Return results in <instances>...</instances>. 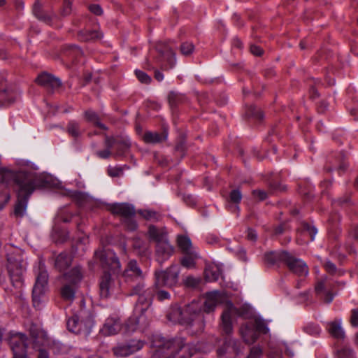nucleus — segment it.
<instances>
[{"label":"nucleus","instance_id":"1","mask_svg":"<svg viewBox=\"0 0 358 358\" xmlns=\"http://www.w3.org/2000/svg\"><path fill=\"white\" fill-rule=\"evenodd\" d=\"M0 182L15 185L17 201L15 214L22 217L26 211L29 197L35 189L43 185L44 181L36 173L24 170L13 172L6 168H0Z\"/></svg>","mask_w":358,"mask_h":358},{"label":"nucleus","instance_id":"2","mask_svg":"<svg viewBox=\"0 0 358 358\" xmlns=\"http://www.w3.org/2000/svg\"><path fill=\"white\" fill-rule=\"evenodd\" d=\"M155 346L157 348L152 356V358H189L192 354H187L190 348L185 345L184 339L176 338L166 340L162 338L155 341Z\"/></svg>","mask_w":358,"mask_h":358},{"label":"nucleus","instance_id":"3","mask_svg":"<svg viewBox=\"0 0 358 358\" xmlns=\"http://www.w3.org/2000/svg\"><path fill=\"white\" fill-rule=\"evenodd\" d=\"M145 275L146 273L142 271L136 260L131 259L128 262L122 273V277L129 289V296L142 292L145 287Z\"/></svg>","mask_w":358,"mask_h":358},{"label":"nucleus","instance_id":"4","mask_svg":"<svg viewBox=\"0 0 358 358\" xmlns=\"http://www.w3.org/2000/svg\"><path fill=\"white\" fill-rule=\"evenodd\" d=\"M7 261V268L13 285L17 288L22 287L23 275L27 266L22 251L18 248H15L11 253L8 254Z\"/></svg>","mask_w":358,"mask_h":358},{"label":"nucleus","instance_id":"5","mask_svg":"<svg viewBox=\"0 0 358 358\" xmlns=\"http://www.w3.org/2000/svg\"><path fill=\"white\" fill-rule=\"evenodd\" d=\"M66 325L69 331L87 336L94 326L93 316L90 310L81 307L76 315L68 320Z\"/></svg>","mask_w":358,"mask_h":358},{"label":"nucleus","instance_id":"6","mask_svg":"<svg viewBox=\"0 0 358 358\" xmlns=\"http://www.w3.org/2000/svg\"><path fill=\"white\" fill-rule=\"evenodd\" d=\"M110 212L115 215L121 217V222L128 231H135L138 228V224L134 217L136 210L134 206L127 203H115L110 208Z\"/></svg>","mask_w":358,"mask_h":358},{"label":"nucleus","instance_id":"7","mask_svg":"<svg viewBox=\"0 0 358 358\" xmlns=\"http://www.w3.org/2000/svg\"><path fill=\"white\" fill-rule=\"evenodd\" d=\"M180 270L177 266L172 265L166 270L155 271L154 287L155 289L162 287L173 288L178 282Z\"/></svg>","mask_w":358,"mask_h":358},{"label":"nucleus","instance_id":"8","mask_svg":"<svg viewBox=\"0 0 358 358\" xmlns=\"http://www.w3.org/2000/svg\"><path fill=\"white\" fill-rule=\"evenodd\" d=\"M94 258L103 269L110 271L113 274L120 272L121 264L113 250L99 248L94 252Z\"/></svg>","mask_w":358,"mask_h":358},{"label":"nucleus","instance_id":"9","mask_svg":"<svg viewBox=\"0 0 358 358\" xmlns=\"http://www.w3.org/2000/svg\"><path fill=\"white\" fill-rule=\"evenodd\" d=\"M13 353V357L27 356V336L21 332L10 331L6 338Z\"/></svg>","mask_w":358,"mask_h":358},{"label":"nucleus","instance_id":"10","mask_svg":"<svg viewBox=\"0 0 358 358\" xmlns=\"http://www.w3.org/2000/svg\"><path fill=\"white\" fill-rule=\"evenodd\" d=\"M36 274V283L33 288L32 299L35 307H38L43 301L45 295V275L42 260L39 261L38 266L34 267Z\"/></svg>","mask_w":358,"mask_h":358},{"label":"nucleus","instance_id":"11","mask_svg":"<svg viewBox=\"0 0 358 358\" xmlns=\"http://www.w3.org/2000/svg\"><path fill=\"white\" fill-rule=\"evenodd\" d=\"M196 301H194L185 306L183 308L178 305H174L170 308L166 317L173 323H179L183 325L185 322L187 321V315L196 311Z\"/></svg>","mask_w":358,"mask_h":358},{"label":"nucleus","instance_id":"12","mask_svg":"<svg viewBox=\"0 0 358 358\" xmlns=\"http://www.w3.org/2000/svg\"><path fill=\"white\" fill-rule=\"evenodd\" d=\"M144 342L139 339H131L125 342L118 343L113 347L112 352L117 357L130 356L143 348Z\"/></svg>","mask_w":358,"mask_h":358},{"label":"nucleus","instance_id":"13","mask_svg":"<svg viewBox=\"0 0 358 358\" xmlns=\"http://www.w3.org/2000/svg\"><path fill=\"white\" fill-rule=\"evenodd\" d=\"M196 311L187 315V321L183 324L189 328L194 334L202 332L205 327L204 315L201 310V306L198 302H196Z\"/></svg>","mask_w":358,"mask_h":358},{"label":"nucleus","instance_id":"14","mask_svg":"<svg viewBox=\"0 0 358 358\" xmlns=\"http://www.w3.org/2000/svg\"><path fill=\"white\" fill-rule=\"evenodd\" d=\"M156 50L161 57L159 59L161 69L164 71H168L173 68L176 59L173 50L167 45L162 43H159L157 45Z\"/></svg>","mask_w":358,"mask_h":358},{"label":"nucleus","instance_id":"15","mask_svg":"<svg viewBox=\"0 0 358 358\" xmlns=\"http://www.w3.org/2000/svg\"><path fill=\"white\" fill-rule=\"evenodd\" d=\"M106 146L108 148L115 147L117 155H122L127 153L131 148V141L127 136H117L115 137H106Z\"/></svg>","mask_w":358,"mask_h":358},{"label":"nucleus","instance_id":"16","mask_svg":"<svg viewBox=\"0 0 358 358\" xmlns=\"http://www.w3.org/2000/svg\"><path fill=\"white\" fill-rule=\"evenodd\" d=\"M285 264L294 274L298 276H306L308 274L309 269L306 263L301 259L295 257L291 253L287 252Z\"/></svg>","mask_w":358,"mask_h":358},{"label":"nucleus","instance_id":"17","mask_svg":"<svg viewBox=\"0 0 358 358\" xmlns=\"http://www.w3.org/2000/svg\"><path fill=\"white\" fill-rule=\"evenodd\" d=\"M241 352L240 343L233 338H227L223 345L217 350L220 358H236Z\"/></svg>","mask_w":358,"mask_h":358},{"label":"nucleus","instance_id":"18","mask_svg":"<svg viewBox=\"0 0 358 358\" xmlns=\"http://www.w3.org/2000/svg\"><path fill=\"white\" fill-rule=\"evenodd\" d=\"M138 296L136 303V313H145L151 306L153 299V293L150 289L143 287L142 292L138 294H134L133 296Z\"/></svg>","mask_w":358,"mask_h":358},{"label":"nucleus","instance_id":"19","mask_svg":"<svg viewBox=\"0 0 358 358\" xmlns=\"http://www.w3.org/2000/svg\"><path fill=\"white\" fill-rule=\"evenodd\" d=\"M115 289V280L111 274L105 271L99 282V291L101 298L107 299L113 292Z\"/></svg>","mask_w":358,"mask_h":358},{"label":"nucleus","instance_id":"20","mask_svg":"<svg viewBox=\"0 0 358 358\" xmlns=\"http://www.w3.org/2000/svg\"><path fill=\"white\" fill-rule=\"evenodd\" d=\"M235 313L239 315H243L242 312L237 310V309L231 303H230L227 308L224 310L222 314L221 319L222 330L227 335L232 332L233 328L231 317V314Z\"/></svg>","mask_w":358,"mask_h":358},{"label":"nucleus","instance_id":"21","mask_svg":"<svg viewBox=\"0 0 358 358\" xmlns=\"http://www.w3.org/2000/svg\"><path fill=\"white\" fill-rule=\"evenodd\" d=\"M122 329V326L119 318L108 317L100 329V333L105 336H109L117 334Z\"/></svg>","mask_w":358,"mask_h":358},{"label":"nucleus","instance_id":"22","mask_svg":"<svg viewBox=\"0 0 358 358\" xmlns=\"http://www.w3.org/2000/svg\"><path fill=\"white\" fill-rule=\"evenodd\" d=\"M223 295L219 291H213L206 294L203 303V311L209 313L215 310L216 306L221 303Z\"/></svg>","mask_w":358,"mask_h":358},{"label":"nucleus","instance_id":"23","mask_svg":"<svg viewBox=\"0 0 358 358\" xmlns=\"http://www.w3.org/2000/svg\"><path fill=\"white\" fill-rule=\"evenodd\" d=\"M174 252V248L170 244L169 239L156 245V255L160 263L168 259Z\"/></svg>","mask_w":358,"mask_h":358},{"label":"nucleus","instance_id":"24","mask_svg":"<svg viewBox=\"0 0 358 358\" xmlns=\"http://www.w3.org/2000/svg\"><path fill=\"white\" fill-rule=\"evenodd\" d=\"M287 254V252L285 250L271 251L264 254V259L266 264L271 266H278L281 263L285 264Z\"/></svg>","mask_w":358,"mask_h":358},{"label":"nucleus","instance_id":"25","mask_svg":"<svg viewBox=\"0 0 358 358\" xmlns=\"http://www.w3.org/2000/svg\"><path fill=\"white\" fill-rule=\"evenodd\" d=\"M132 248L136 254L141 257H148L151 254L149 243L139 237H134L132 240Z\"/></svg>","mask_w":358,"mask_h":358},{"label":"nucleus","instance_id":"26","mask_svg":"<svg viewBox=\"0 0 358 358\" xmlns=\"http://www.w3.org/2000/svg\"><path fill=\"white\" fill-rule=\"evenodd\" d=\"M31 335L33 338V348L38 352V358H45V334L43 331L36 333L35 330L31 329Z\"/></svg>","mask_w":358,"mask_h":358},{"label":"nucleus","instance_id":"27","mask_svg":"<svg viewBox=\"0 0 358 358\" xmlns=\"http://www.w3.org/2000/svg\"><path fill=\"white\" fill-rule=\"evenodd\" d=\"M62 85V83L59 78L46 73V96L59 92Z\"/></svg>","mask_w":358,"mask_h":358},{"label":"nucleus","instance_id":"28","mask_svg":"<svg viewBox=\"0 0 358 358\" xmlns=\"http://www.w3.org/2000/svg\"><path fill=\"white\" fill-rule=\"evenodd\" d=\"M148 234L149 238L157 243H159L168 238L167 234L163 229H159L155 226L150 225L148 228Z\"/></svg>","mask_w":358,"mask_h":358},{"label":"nucleus","instance_id":"29","mask_svg":"<svg viewBox=\"0 0 358 358\" xmlns=\"http://www.w3.org/2000/svg\"><path fill=\"white\" fill-rule=\"evenodd\" d=\"M327 330L330 335L336 339H343L345 338V332L341 327L340 320L331 322L327 325Z\"/></svg>","mask_w":358,"mask_h":358},{"label":"nucleus","instance_id":"30","mask_svg":"<svg viewBox=\"0 0 358 358\" xmlns=\"http://www.w3.org/2000/svg\"><path fill=\"white\" fill-rule=\"evenodd\" d=\"M240 331L243 339L248 344L253 343L258 338V334L248 325L242 326Z\"/></svg>","mask_w":358,"mask_h":358},{"label":"nucleus","instance_id":"31","mask_svg":"<svg viewBox=\"0 0 358 358\" xmlns=\"http://www.w3.org/2000/svg\"><path fill=\"white\" fill-rule=\"evenodd\" d=\"M345 156L343 153H340L334 161H330V166L328 170L330 171L336 169L339 173H343L348 167V163L345 162Z\"/></svg>","mask_w":358,"mask_h":358},{"label":"nucleus","instance_id":"32","mask_svg":"<svg viewBox=\"0 0 358 358\" xmlns=\"http://www.w3.org/2000/svg\"><path fill=\"white\" fill-rule=\"evenodd\" d=\"M71 257L66 252H61L56 258L55 265L60 271L69 268L71 264Z\"/></svg>","mask_w":358,"mask_h":358},{"label":"nucleus","instance_id":"33","mask_svg":"<svg viewBox=\"0 0 358 358\" xmlns=\"http://www.w3.org/2000/svg\"><path fill=\"white\" fill-rule=\"evenodd\" d=\"M330 285L327 284L325 281L322 280L318 282L315 285V292L317 294H320L322 292H325L324 301L327 303H329L332 301L334 298V294L331 293L329 290Z\"/></svg>","mask_w":358,"mask_h":358},{"label":"nucleus","instance_id":"34","mask_svg":"<svg viewBox=\"0 0 358 358\" xmlns=\"http://www.w3.org/2000/svg\"><path fill=\"white\" fill-rule=\"evenodd\" d=\"M102 34L96 30H82L78 34V38L81 41H90L99 39Z\"/></svg>","mask_w":358,"mask_h":358},{"label":"nucleus","instance_id":"35","mask_svg":"<svg viewBox=\"0 0 358 358\" xmlns=\"http://www.w3.org/2000/svg\"><path fill=\"white\" fill-rule=\"evenodd\" d=\"M167 134L164 133L147 131L144 134L143 140L147 143H158L165 141Z\"/></svg>","mask_w":358,"mask_h":358},{"label":"nucleus","instance_id":"36","mask_svg":"<svg viewBox=\"0 0 358 358\" xmlns=\"http://www.w3.org/2000/svg\"><path fill=\"white\" fill-rule=\"evenodd\" d=\"M84 117L87 122L94 124L96 127L100 128L101 129H103V130L108 129V127L105 124L100 122L99 117L98 114L96 112H94V110H86L84 113Z\"/></svg>","mask_w":358,"mask_h":358},{"label":"nucleus","instance_id":"37","mask_svg":"<svg viewBox=\"0 0 358 358\" xmlns=\"http://www.w3.org/2000/svg\"><path fill=\"white\" fill-rule=\"evenodd\" d=\"M177 243L178 248L184 254L194 252L192 250V242L189 237L182 235L178 236L177 238Z\"/></svg>","mask_w":358,"mask_h":358},{"label":"nucleus","instance_id":"38","mask_svg":"<svg viewBox=\"0 0 358 358\" xmlns=\"http://www.w3.org/2000/svg\"><path fill=\"white\" fill-rule=\"evenodd\" d=\"M76 287L75 284L65 285L61 289V295L63 299L72 301L75 296Z\"/></svg>","mask_w":358,"mask_h":358},{"label":"nucleus","instance_id":"39","mask_svg":"<svg viewBox=\"0 0 358 358\" xmlns=\"http://www.w3.org/2000/svg\"><path fill=\"white\" fill-rule=\"evenodd\" d=\"M124 332L126 334H131L137 330H140L138 324V321L135 316L130 317L124 323L122 327Z\"/></svg>","mask_w":358,"mask_h":358},{"label":"nucleus","instance_id":"40","mask_svg":"<svg viewBox=\"0 0 358 358\" xmlns=\"http://www.w3.org/2000/svg\"><path fill=\"white\" fill-rule=\"evenodd\" d=\"M185 257L181 259V264L186 268H193L195 265V260L198 255L195 252L185 253Z\"/></svg>","mask_w":358,"mask_h":358},{"label":"nucleus","instance_id":"41","mask_svg":"<svg viewBox=\"0 0 358 358\" xmlns=\"http://www.w3.org/2000/svg\"><path fill=\"white\" fill-rule=\"evenodd\" d=\"M220 275V269L216 266H210L205 270V278L207 281L213 282L218 280Z\"/></svg>","mask_w":358,"mask_h":358},{"label":"nucleus","instance_id":"42","mask_svg":"<svg viewBox=\"0 0 358 358\" xmlns=\"http://www.w3.org/2000/svg\"><path fill=\"white\" fill-rule=\"evenodd\" d=\"M67 132L73 138H78L81 134L80 124L75 120L70 121L66 127Z\"/></svg>","mask_w":358,"mask_h":358},{"label":"nucleus","instance_id":"43","mask_svg":"<svg viewBox=\"0 0 358 358\" xmlns=\"http://www.w3.org/2000/svg\"><path fill=\"white\" fill-rule=\"evenodd\" d=\"M66 280H69L71 284L78 283L82 278V274L79 268H73L69 273L65 274Z\"/></svg>","mask_w":358,"mask_h":358},{"label":"nucleus","instance_id":"44","mask_svg":"<svg viewBox=\"0 0 358 358\" xmlns=\"http://www.w3.org/2000/svg\"><path fill=\"white\" fill-rule=\"evenodd\" d=\"M301 230L304 236H308L310 237V241L314 240L315 236L317 233V230L314 226L306 222H303L301 224Z\"/></svg>","mask_w":358,"mask_h":358},{"label":"nucleus","instance_id":"45","mask_svg":"<svg viewBox=\"0 0 358 358\" xmlns=\"http://www.w3.org/2000/svg\"><path fill=\"white\" fill-rule=\"evenodd\" d=\"M185 98L182 95L175 92H171L168 95L169 103L171 108L176 107L178 104L184 101Z\"/></svg>","mask_w":358,"mask_h":358},{"label":"nucleus","instance_id":"46","mask_svg":"<svg viewBox=\"0 0 358 358\" xmlns=\"http://www.w3.org/2000/svg\"><path fill=\"white\" fill-rule=\"evenodd\" d=\"M253 327L258 334H266L268 332V328L267 327L265 321L260 318H256L255 320Z\"/></svg>","mask_w":358,"mask_h":358},{"label":"nucleus","instance_id":"47","mask_svg":"<svg viewBox=\"0 0 358 358\" xmlns=\"http://www.w3.org/2000/svg\"><path fill=\"white\" fill-rule=\"evenodd\" d=\"M138 214L144 219L149 221H157L159 219V214L151 210H140Z\"/></svg>","mask_w":358,"mask_h":358},{"label":"nucleus","instance_id":"48","mask_svg":"<svg viewBox=\"0 0 358 358\" xmlns=\"http://www.w3.org/2000/svg\"><path fill=\"white\" fill-rule=\"evenodd\" d=\"M138 316H135L136 320L138 321V324L140 328V330L143 331H145L150 324V320L145 315V313H138Z\"/></svg>","mask_w":358,"mask_h":358},{"label":"nucleus","instance_id":"49","mask_svg":"<svg viewBox=\"0 0 358 358\" xmlns=\"http://www.w3.org/2000/svg\"><path fill=\"white\" fill-rule=\"evenodd\" d=\"M246 114L248 116L253 117L259 120L263 119L264 115L260 108H257L255 106H250L246 111Z\"/></svg>","mask_w":358,"mask_h":358},{"label":"nucleus","instance_id":"50","mask_svg":"<svg viewBox=\"0 0 358 358\" xmlns=\"http://www.w3.org/2000/svg\"><path fill=\"white\" fill-rule=\"evenodd\" d=\"M61 182L55 177L46 173V189H59Z\"/></svg>","mask_w":358,"mask_h":358},{"label":"nucleus","instance_id":"51","mask_svg":"<svg viewBox=\"0 0 358 358\" xmlns=\"http://www.w3.org/2000/svg\"><path fill=\"white\" fill-rule=\"evenodd\" d=\"M33 13L34 15L41 20L45 19L43 13V5L41 0H36L34 4Z\"/></svg>","mask_w":358,"mask_h":358},{"label":"nucleus","instance_id":"52","mask_svg":"<svg viewBox=\"0 0 358 358\" xmlns=\"http://www.w3.org/2000/svg\"><path fill=\"white\" fill-rule=\"evenodd\" d=\"M180 50L182 55L189 56L193 52L194 45L192 43L184 42L181 44Z\"/></svg>","mask_w":358,"mask_h":358},{"label":"nucleus","instance_id":"53","mask_svg":"<svg viewBox=\"0 0 358 358\" xmlns=\"http://www.w3.org/2000/svg\"><path fill=\"white\" fill-rule=\"evenodd\" d=\"M135 75L141 83L149 84L152 80V78L146 73L142 71L136 70Z\"/></svg>","mask_w":358,"mask_h":358},{"label":"nucleus","instance_id":"54","mask_svg":"<svg viewBox=\"0 0 358 358\" xmlns=\"http://www.w3.org/2000/svg\"><path fill=\"white\" fill-rule=\"evenodd\" d=\"M242 194L238 189H234L230 192L229 201L238 204L241 202Z\"/></svg>","mask_w":358,"mask_h":358},{"label":"nucleus","instance_id":"55","mask_svg":"<svg viewBox=\"0 0 358 358\" xmlns=\"http://www.w3.org/2000/svg\"><path fill=\"white\" fill-rule=\"evenodd\" d=\"M72 1L71 0H64L63 6L61 10V15L62 16H66L71 14L72 11L71 8Z\"/></svg>","mask_w":358,"mask_h":358},{"label":"nucleus","instance_id":"56","mask_svg":"<svg viewBox=\"0 0 358 358\" xmlns=\"http://www.w3.org/2000/svg\"><path fill=\"white\" fill-rule=\"evenodd\" d=\"M338 358H350L353 356V350L349 348H343L337 352Z\"/></svg>","mask_w":358,"mask_h":358},{"label":"nucleus","instance_id":"57","mask_svg":"<svg viewBox=\"0 0 358 358\" xmlns=\"http://www.w3.org/2000/svg\"><path fill=\"white\" fill-rule=\"evenodd\" d=\"M123 171L121 168L118 167H109L108 169V174L111 177H119L122 176Z\"/></svg>","mask_w":358,"mask_h":358},{"label":"nucleus","instance_id":"58","mask_svg":"<svg viewBox=\"0 0 358 358\" xmlns=\"http://www.w3.org/2000/svg\"><path fill=\"white\" fill-rule=\"evenodd\" d=\"M67 48V52L69 55L73 54V56L78 57L83 54L82 50L76 45H69Z\"/></svg>","mask_w":358,"mask_h":358},{"label":"nucleus","instance_id":"59","mask_svg":"<svg viewBox=\"0 0 358 358\" xmlns=\"http://www.w3.org/2000/svg\"><path fill=\"white\" fill-rule=\"evenodd\" d=\"M252 195L254 196V197L258 199L259 201H264L268 196V194L266 193V192L261 189L253 190Z\"/></svg>","mask_w":358,"mask_h":358},{"label":"nucleus","instance_id":"60","mask_svg":"<svg viewBox=\"0 0 358 358\" xmlns=\"http://www.w3.org/2000/svg\"><path fill=\"white\" fill-rule=\"evenodd\" d=\"M157 291V298L159 301H162L166 299H170V294L165 290L161 289H156Z\"/></svg>","mask_w":358,"mask_h":358},{"label":"nucleus","instance_id":"61","mask_svg":"<svg viewBox=\"0 0 358 358\" xmlns=\"http://www.w3.org/2000/svg\"><path fill=\"white\" fill-rule=\"evenodd\" d=\"M199 283V280L192 276H188L185 280V285L189 287H195Z\"/></svg>","mask_w":358,"mask_h":358},{"label":"nucleus","instance_id":"62","mask_svg":"<svg viewBox=\"0 0 358 358\" xmlns=\"http://www.w3.org/2000/svg\"><path fill=\"white\" fill-rule=\"evenodd\" d=\"M350 323L354 327L358 326V310L353 309L352 310Z\"/></svg>","mask_w":358,"mask_h":358},{"label":"nucleus","instance_id":"63","mask_svg":"<svg viewBox=\"0 0 358 358\" xmlns=\"http://www.w3.org/2000/svg\"><path fill=\"white\" fill-rule=\"evenodd\" d=\"M90 10L96 15H101L103 13V10L101 8V6L98 4H92L89 6Z\"/></svg>","mask_w":358,"mask_h":358},{"label":"nucleus","instance_id":"64","mask_svg":"<svg viewBox=\"0 0 358 358\" xmlns=\"http://www.w3.org/2000/svg\"><path fill=\"white\" fill-rule=\"evenodd\" d=\"M262 354V350L258 347H253L250 350L248 358H258Z\"/></svg>","mask_w":358,"mask_h":358}]
</instances>
